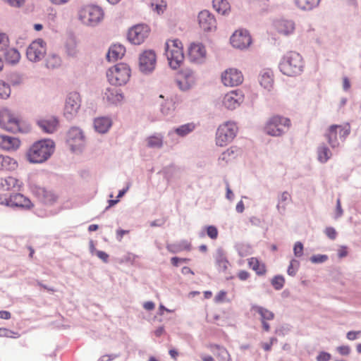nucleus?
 Segmentation results:
<instances>
[{"instance_id":"obj_12","label":"nucleus","mask_w":361,"mask_h":361,"mask_svg":"<svg viewBox=\"0 0 361 361\" xmlns=\"http://www.w3.org/2000/svg\"><path fill=\"white\" fill-rule=\"evenodd\" d=\"M23 183L18 178L9 176L0 180V194H11L22 190Z\"/></svg>"},{"instance_id":"obj_56","label":"nucleus","mask_w":361,"mask_h":361,"mask_svg":"<svg viewBox=\"0 0 361 361\" xmlns=\"http://www.w3.org/2000/svg\"><path fill=\"white\" fill-rule=\"evenodd\" d=\"M326 235L331 239L334 240L336 237V230L332 227H328L325 230Z\"/></svg>"},{"instance_id":"obj_24","label":"nucleus","mask_w":361,"mask_h":361,"mask_svg":"<svg viewBox=\"0 0 361 361\" xmlns=\"http://www.w3.org/2000/svg\"><path fill=\"white\" fill-rule=\"evenodd\" d=\"M281 65L285 68H301L302 66V58L298 53L290 51L284 56Z\"/></svg>"},{"instance_id":"obj_54","label":"nucleus","mask_w":361,"mask_h":361,"mask_svg":"<svg viewBox=\"0 0 361 361\" xmlns=\"http://www.w3.org/2000/svg\"><path fill=\"white\" fill-rule=\"evenodd\" d=\"M337 351L342 355H348L350 353V348L348 345H342L337 348Z\"/></svg>"},{"instance_id":"obj_32","label":"nucleus","mask_w":361,"mask_h":361,"mask_svg":"<svg viewBox=\"0 0 361 361\" xmlns=\"http://www.w3.org/2000/svg\"><path fill=\"white\" fill-rule=\"evenodd\" d=\"M248 265L250 269L256 272L258 275H264L267 272L266 266L264 263L260 262L256 257H251L248 259Z\"/></svg>"},{"instance_id":"obj_44","label":"nucleus","mask_w":361,"mask_h":361,"mask_svg":"<svg viewBox=\"0 0 361 361\" xmlns=\"http://www.w3.org/2000/svg\"><path fill=\"white\" fill-rule=\"evenodd\" d=\"M0 337L17 338L20 337V334L6 328H0Z\"/></svg>"},{"instance_id":"obj_1","label":"nucleus","mask_w":361,"mask_h":361,"mask_svg":"<svg viewBox=\"0 0 361 361\" xmlns=\"http://www.w3.org/2000/svg\"><path fill=\"white\" fill-rule=\"evenodd\" d=\"M54 151V142L49 139L35 142L27 152L30 163H42L47 160Z\"/></svg>"},{"instance_id":"obj_19","label":"nucleus","mask_w":361,"mask_h":361,"mask_svg":"<svg viewBox=\"0 0 361 361\" xmlns=\"http://www.w3.org/2000/svg\"><path fill=\"white\" fill-rule=\"evenodd\" d=\"M67 142L73 151L78 149L83 145L84 136L80 129L72 128L68 132Z\"/></svg>"},{"instance_id":"obj_22","label":"nucleus","mask_w":361,"mask_h":361,"mask_svg":"<svg viewBox=\"0 0 361 361\" xmlns=\"http://www.w3.org/2000/svg\"><path fill=\"white\" fill-rule=\"evenodd\" d=\"M198 20L200 27L204 31H211L216 28V20L208 11H201Z\"/></svg>"},{"instance_id":"obj_2","label":"nucleus","mask_w":361,"mask_h":361,"mask_svg":"<svg viewBox=\"0 0 361 361\" xmlns=\"http://www.w3.org/2000/svg\"><path fill=\"white\" fill-rule=\"evenodd\" d=\"M0 128L12 133H27L29 126H24L22 120L15 113L7 109L0 110Z\"/></svg>"},{"instance_id":"obj_16","label":"nucleus","mask_w":361,"mask_h":361,"mask_svg":"<svg viewBox=\"0 0 361 361\" xmlns=\"http://www.w3.org/2000/svg\"><path fill=\"white\" fill-rule=\"evenodd\" d=\"M221 78L223 84L227 87L237 86L243 81V73L238 69H226Z\"/></svg>"},{"instance_id":"obj_59","label":"nucleus","mask_w":361,"mask_h":361,"mask_svg":"<svg viewBox=\"0 0 361 361\" xmlns=\"http://www.w3.org/2000/svg\"><path fill=\"white\" fill-rule=\"evenodd\" d=\"M327 259V256L326 255H318V256H313L311 258V261L314 263H319L325 262Z\"/></svg>"},{"instance_id":"obj_25","label":"nucleus","mask_w":361,"mask_h":361,"mask_svg":"<svg viewBox=\"0 0 361 361\" xmlns=\"http://www.w3.org/2000/svg\"><path fill=\"white\" fill-rule=\"evenodd\" d=\"M274 28L279 34L289 35L293 33L295 25L293 20L281 19L274 23Z\"/></svg>"},{"instance_id":"obj_57","label":"nucleus","mask_w":361,"mask_h":361,"mask_svg":"<svg viewBox=\"0 0 361 361\" xmlns=\"http://www.w3.org/2000/svg\"><path fill=\"white\" fill-rule=\"evenodd\" d=\"M290 200V195L288 192H283L281 195L279 204H285V203ZM278 207H279V205H278Z\"/></svg>"},{"instance_id":"obj_36","label":"nucleus","mask_w":361,"mask_h":361,"mask_svg":"<svg viewBox=\"0 0 361 361\" xmlns=\"http://www.w3.org/2000/svg\"><path fill=\"white\" fill-rule=\"evenodd\" d=\"M20 59V53L15 49L8 50L5 56L6 61L11 66L16 65Z\"/></svg>"},{"instance_id":"obj_31","label":"nucleus","mask_w":361,"mask_h":361,"mask_svg":"<svg viewBox=\"0 0 361 361\" xmlns=\"http://www.w3.org/2000/svg\"><path fill=\"white\" fill-rule=\"evenodd\" d=\"M18 167V162L8 156L0 154V171H13Z\"/></svg>"},{"instance_id":"obj_33","label":"nucleus","mask_w":361,"mask_h":361,"mask_svg":"<svg viewBox=\"0 0 361 361\" xmlns=\"http://www.w3.org/2000/svg\"><path fill=\"white\" fill-rule=\"evenodd\" d=\"M36 192L45 203H52L57 200V195L55 193L44 188H39Z\"/></svg>"},{"instance_id":"obj_23","label":"nucleus","mask_w":361,"mask_h":361,"mask_svg":"<svg viewBox=\"0 0 361 361\" xmlns=\"http://www.w3.org/2000/svg\"><path fill=\"white\" fill-rule=\"evenodd\" d=\"M123 99L122 92L116 87L107 88L103 97L104 101L111 105H118L123 101Z\"/></svg>"},{"instance_id":"obj_38","label":"nucleus","mask_w":361,"mask_h":361,"mask_svg":"<svg viewBox=\"0 0 361 361\" xmlns=\"http://www.w3.org/2000/svg\"><path fill=\"white\" fill-rule=\"evenodd\" d=\"M195 128V125L193 123H189L180 126L174 130V132L180 137H184L192 132Z\"/></svg>"},{"instance_id":"obj_55","label":"nucleus","mask_w":361,"mask_h":361,"mask_svg":"<svg viewBox=\"0 0 361 361\" xmlns=\"http://www.w3.org/2000/svg\"><path fill=\"white\" fill-rule=\"evenodd\" d=\"M360 335H361L360 331H351L348 332L346 337L350 341H354L356 338H357V337Z\"/></svg>"},{"instance_id":"obj_47","label":"nucleus","mask_w":361,"mask_h":361,"mask_svg":"<svg viewBox=\"0 0 361 361\" xmlns=\"http://www.w3.org/2000/svg\"><path fill=\"white\" fill-rule=\"evenodd\" d=\"M206 231H207V235L213 239V240H215L218 237V234H219V232H218V230L217 228L214 226H208L206 227Z\"/></svg>"},{"instance_id":"obj_6","label":"nucleus","mask_w":361,"mask_h":361,"mask_svg":"<svg viewBox=\"0 0 361 361\" xmlns=\"http://www.w3.org/2000/svg\"><path fill=\"white\" fill-rule=\"evenodd\" d=\"M238 128L235 123L226 121L221 124L216 133V145L219 147H225L233 141L236 135Z\"/></svg>"},{"instance_id":"obj_58","label":"nucleus","mask_w":361,"mask_h":361,"mask_svg":"<svg viewBox=\"0 0 361 361\" xmlns=\"http://www.w3.org/2000/svg\"><path fill=\"white\" fill-rule=\"evenodd\" d=\"M96 255L101 259L103 262H107L109 259V255L105 252L97 250L96 251Z\"/></svg>"},{"instance_id":"obj_45","label":"nucleus","mask_w":361,"mask_h":361,"mask_svg":"<svg viewBox=\"0 0 361 361\" xmlns=\"http://www.w3.org/2000/svg\"><path fill=\"white\" fill-rule=\"evenodd\" d=\"M271 285L276 290H281L285 283V279L282 276H276L271 280Z\"/></svg>"},{"instance_id":"obj_39","label":"nucleus","mask_w":361,"mask_h":361,"mask_svg":"<svg viewBox=\"0 0 361 361\" xmlns=\"http://www.w3.org/2000/svg\"><path fill=\"white\" fill-rule=\"evenodd\" d=\"M272 74L269 72L264 73L260 75V85L267 90H270L273 85Z\"/></svg>"},{"instance_id":"obj_61","label":"nucleus","mask_w":361,"mask_h":361,"mask_svg":"<svg viewBox=\"0 0 361 361\" xmlns=\"http://www.w3.org/2000/svg\"><path fill=\"white\" fill-rule=\"evenodd\" d=\"M343 215V209L341 208V200L338 199L336 201V218H338Z\"/></svg>"},{"instance_id":"obj_14","label":"nucleus","mask_w":361,"mask_h":361,"mask_svg":"<svg viewBox=\"0 0 361 361\" xmlns=\"http://www.w3.org/2000/svg\"><path fill=\"white\" fill-rule=\"evenodd\" d=\"M46 53V43L42 39L33 41L27 49V57L31 61L41 60Z\"/></svg>"},{"instance_id":"obj_46","label":"nucleus","mask_w":361,"mask_h":361,"mask_svg":"<svg viewBox=\"0 0 361 361\" xmlns=\"http://www.w3.org/2000/svg\"><path fill=\"white\" fill-rule=\"evenodd\" d=\"M299 266L300 263L298 260L292 259L287 270L288 274L290 276H295L298 271Z\"/></svg>"},{"instance_id":"obj_27","label":"nucleus","mask_w":361,"mask_h":361,"mask_svg":"<svg viewBox=\"0 0 361 361\" xmlns=\"http://www.w3.org/2000/svg\"><path fill=\"white\" fill-rule=\"evenodd\" d=\"M126 54V48L121 44L111 45L106 54V59L110 62H115L123 57Z\"/></svg>"},{"instance_id":"obj_26","label":"nucleus","mask_w":361,"mask_h":361,"mask_svg":"<svg viewBox=\"0 0 361 361\" xmlns=\"http://www.w3.org/2000/svg\"><path fill=\"white\" fill-rule=\"evenodd\" d=\"M252 309L253 311L259 314L261 317L263 329L265 331H269L270 330V326L267 322V321L274 319V314L271 311L258 305L253 306Z\"/></svg>"},{"instance_id":"obj_10","label":"nucleus","mask_w":361,"mask_h":361,"mask_svg":"<svg viewBox=\"0 0 361 361\" xmlns=\"http://www.w3.org/2000/svg\"><path fill=\"white\" fill-rule=\"evenodd\" d=\"M245 95L240 90H231L224 95L221 100L222 106L228 110L238 108L244 102Z\"/></svg>"},{"instance_id":"obj_48","label":"nucleus","mask_w":361,"mask_h":361,"mask_svg":"<svg viewBox=\"0 0 361 361\" xmlns=\"http://www.w3.org/2000/svg\"><path fill=\"white\" fill-rule=\"evenodd\" d=\"M228 261L224 258L221 257L217 260V265L220 270L224 271L228 269Z\"/></svg>"},{"instance_id":"obj_37","label":"nucleus","mask_w":361,"mask_h":361,"mask_svg":"<svg viewBox=\"0 0 361 361\" xmlns=\"http://www.w3.org/2000/svg\"><path fill=\"white\" fill-rule=\"evenodd\" d=\"M147 145L150 148H160L163 145V137L159 135L149 136L146 140Z\"/></svg>"},{"instance_id":"obj_4","label":"nucleus","mask_w":361,"mask_h":361,"mask_svg":"<svg viewBox=\"0 0 361 361\" xmlns=\"http://www.w3.org/2000/svg\"><path fill=\"white\" fill-rule=\"evenodd\" d=\"M291 123L289 118L274 115L270 117L264 126V132L271 136H281L290 127Z\"/></svg>"},{"instance_id":"obj_28","label":"nucleus","mask_w":361,"mask_h":361,"mask_svg":"<svg viewBox=\"0 0 361 361\" xmlns=\"http://www.w3.org/2000/svg\"><path fill=\"white\" fill-rule=\"evenodd\" d=\"M38 126L45 133H52L57 129L59 121L56 117L38 121Z\"/></svg>"},{"instance_id":"obj_7","label":"nucleus","mask_w":361,"mask_h":361,"mask_svg":"<svg viewBox=\"0 0 361 361\" xmlns=\"http://www.w3.org/2000/svg\"><path fill=\"white\" fill-rule=\"evenodd\" d=\"M350 132V126L348 123L345 125H331L326 130L324 137L330 146L335 148L339 146L338 139L341 141L345 140Z\"/></svg>"},{"instance_id":"obj_64","label":"nucleus","mask_w":361,"mask_h":361,"mask_svg":"<svg viewBox=\"0 0 361 361\" xmlns=\"http://www.w3.org/2000/svg\"><path fill=\"white\" fill-rule=\"evenodd\" d=\"M11 315V313L8 311L1 310L0 311V319H9Z\"/></svg>"},{"instance_id":"obj_5","label":"nucleus","mask_w":361,"mask_h":361,"mask_svg":"<svg viewBox=\"0 0 361 361\" xmlns=\"http://www.w3.org/2000/svg\"><path fill=\"white\" fill-rule=\"evenodd\" d=\"M81 23L87 26H94L104 18L102 9L94 5H87L81 8L78 13Z\"/></svg>"},{"instance_id":"obj_63","label":"nucleus","mask_w":361,"mask_h":361,"mask_svg":"<svg viewBox=\"0 0 361 361\" xmlns=\"http://www.w3.org/2000/svg\"><path fill=\"white\" fill-rule=\"evenodd\" d=\"M219 355L224 360L229 359V354L225 348H221L219 350Z\"/></svg>"},{"instance_id":"obj_50","label":"nucleus","mask_w":361,"mask_h":361,"mask_svg":"<svg viewBox=\"0 0 361 361\" xmlns=\"http://www.w3.org/2000/svg\"><path fill=\"white\" fill-rule=\"evenodd\" d=\"M294 255L296 257H301L303 254V245L300 242H297L293 247Z\"/></svg>"},{"instance_id":"obj_18","label":"nucleus","mask_w":361,"mask_h":361,"mask_svg":"<svg viewBox=\"0 0 361 361\" xmlns=\"http://www.w3.org/2000/svg\"><path fill=\"white\" fill-rule=\"evenodd\" d=\"M157 56L152 49L143 50L138 56V65L140 68H155Z\"/></svg>"},{"instance_id":"obj_15","label":"nucleus","mask_w":361,"mask_h":361,"mask_svg":"<svg viewBox=\"0 0 361 361\" xmlns=\"http://www.w3.org/2000/svg\"><path fill=\"white\" fill-rule=\"evenodd\" d=\"M231 43L235 48L244 49L250 47L252 43V38L246 30L240 29L236 30L231 37Z\"/></svg>"},{"instance_id":"obj_53","label":"nucleus","mask_w":361,"mask_h":361,"mask_svg":"<svg viewBox=\"0 0 361 361\" xmlns=\"http://www.w3.org/2000/svg\"><path fill=\"white\" fill-rule=\"evenodd\" d=\"M234 152L231 149H227L226 152L222 153L220 159L223 161H226V162L229 161V157L233 156L234 157Z\"/></svg>"},{"instance_id":"obj_41","label":"nucleus","mask_w":361,"mask_h":361,"mask_svg":"<svg viewBox=\"0 0 361 361\" xmlns=\"http://www.w3.org/2000/svg\"><path fill=\"white\" fill-rule=\"evenodd\" d=\"M320 0H295L296 5L301 9L310 10L316 6Z\"/></svg>"},{"instance_id":"obj_13","label":"nucleus","mask_w":361,"mask_h":361,"mask_svg":"<svg viewBox=\"0 0 361 361\" xmlns=\"http://www.w3.org/2000/svg\"><path fill=\"white\" fill-rule=\"evenodd\" d=\"M188 56L191 62L201 64L205 61L207 58L206 48L200 42H192L188 47Z\"/></svg>"},{"instance_id":"obj_8","label":"nucleus","mask_w":361,"mask_h":361,"mask_svg":"<svg viewBox=\"0 0 361 361\" xmlns=\"http://www.w3.org/2000/svg\"><path fill=\"white\" fill-rule=\"evenodd\" d=\"M0 204L25 209H30L33 207L27 197L18 192L11 194H0Z\"/></svg>"},{"instance_id":"obj_62","label":"nucleus","mask_w":361,"mask_h":361,"mask_svg":"<svg viewBox=\"0 0 361 361\" xmlns=\"http://www.w3.org/2000/svg\"><path fill=\"white\" fill-rule=\"evenodd\" d=\"M238 276L240 280L245 281L249 278L250 274L247 271L242 270L238 273Z\"/></svg>"},{"instance_id":"obj_52","label":"nucleus","mask_w":361,"mask_h":361,"mask_svg":"<svg viewBox=\"0 0 361 361\" xmlns=\"http://www.w3.org/2000/svg\"><path fill=\"white\" fill-rule=\"evenodd\" d=\"M331 355L329 353L321 352L317 357V361H329L331 360Z\"/></svg>"},{"instance_id":"obj_43","label":"nucleus","mask_w":361,"mask_h":361,"mask_svg":"<svg viewBox=\"0 0 361 361\" xmlns=\"http://www.w3.org/2000/svg\"><path fill=\"white\" fill-rule=\"evenodd\" d=\"M11 94V88L9 85L4 81L0 80V98L7 99Z\"/></svg>"},{"instance_id":"obj_34","label":"nucleus","mask_w":361,"mask_h":361,"mask_svg":"<svg viewBox=\"0 0 361 361\" xmlns=\"http://www.w3.org/2000/svg\"><path fill=\"white\" fill-rule=\"evenodd\" d=\"M149 6L156 13L162 14L166 9V0H149Z\"/></svg>"},{"instance_id":"obj_17","label":"nucleus","mask_w":361,"mask_h":361,"mask_svg":"<svg viewBox=\"0 0 361 361\" xmlns=\"http://www.w3.org/2000/svg\"><path fill=\"white\" fill-rule=\"evenodd\" d=\"M130 69H109L106 76L110 83L114 85L126 84L130 78Z\"/></svg>"},{"instance_id":"obj_30","label":"nucleus","mask_w":361,"mask_h":361,"mask_svg":"<svg viewBox=\"0 0 361 361\" xmlns=\"http://www.w3.org/2000/svg\"><path fill=\"white\" fill-rule=\"evenodd\" d=\"M95 130L100 133H105L111 126V121L107 117H100L94 120Z\"/></svg>"},{"instance_id":"obj_20","label":"nucleus","mask_w":361,"mask_h":361,"mask_svg":"<svg viewBox=\"0 0 361 361\" xmlns=\"http://www.w3.org/2000/svg\"><path fill=\"white\" fill-rule=\"evenodd\" d=\"M176 82L182 90H188L194 83V77L190 69H182L177 73Z\"/></svg>"},{"instance_id":"obj_11","label":"nucleus","mask_w":361,"mask_h":361,"mask_svg":"<svg viewBox=\"0 0 361 361\" xmlns=\"http://www.w3.org/2000/svg\"><path fill=\"white\" fill-rule=\"evenodd\" d=\"M81 105V98L78 92H71L66 99L64 106V116L67 118H72L75 116Z\"/></svg>"},{"instance_id":"obj_3","label":"nucleus","mask_w":361,"mask_h":361,"mask_svg":"<svg viewBox=\"0 0 361 361\" xmlns=\"http://www.w3.org/2000/svg\"><path fill=\"white\" fill-rule=\"evenodd\" d=\"M165 54L170 68L180 67L185 59L181 41L178 39H168L165 44Z\"/></svg>"},{"instance_id":"obj_49","label":"nucleus","mask_w":361,"mask_h":361,"mask_svg":"<svg viewBox=\"0 0 361 361\" xmlns=\"http://www.w3.org/2000/svg\"><path fill=\"white\" fill-rule=\"evenodd\" d=\"M9 44V38L8 35L0 32V48L8 47Z\"/></svg>"},{"instance_id":"obj_9","label":"nucleus","mask_w":361,"mask_h":361,"mask_svg":"<svg viewBox=\"0 0 361 361\" xmlns=\"http://www.w3.org/2000/svg\"><path fill=\"white\" fill-rule=\"evenodd\" d=\"M150 27L146 24H137L130 27L128 32V41L135 45L142 44L149 36Z\"/></svg>"},{"instance_id":"obj_29","label":"nucleus","mask_w":361,"mask_h":361,"mask_svg":"<svg viewBox=\"0 0 361 361\" xmlns=\"http://www.w3.org/2000/svg\"><path fill=\"white\" fill-rule=\"evenodd\" d=\"M166 248L171 253H177L183 250L190 251L192 245L190 241L183 240L178 243L168 245Z\"/></svg>"},{"instance_id":"obj_60","label":"nucleus","mask_w":361,"mask_h":361,"mask_svg":"<svg viewBox=\"0 0 361 361\" xmlns=\"http://www.w3.org/2000/svg\"><path fill=\"white\" fill-rule=\"evenodd\" d=\"M348 255V248L345 246H341L338 250V255L340 258L345 257Z\"/></svg>"},{"instance_id":"obj_51","label":"nucleus","mask_w":361,"mask_h":361,"mask_svg":"<svg viewBox=\"0 0 361 361\" xmlns=\"http://www.w3.org/2000/svg\"><path fill=\"white\" fill-rule=\"evenodd\" d=\"M227 293L225 290H220L214 298V301L217 303L222 302L225 300Z\"/></svg>"},{"instance_id":"obj_42","label":"nucleus","mask_w":361,"mask_h":361,"mask_svg":"<svg viewBox=\"0 0 361 361\" xmlns=\"http://www.w3.org/2000/svg\"><path fill=\"white\" fill-rule=\"evenodd\" d=\"M66 52L69 56H74L78 54L77 42L74 39H69L66 44Z\"/></svg>"},{"instance_id":"obj_35","label":"nucleus","mask_w":361,"mask_h":361,"mask_svg":"<svg viewBox=\"0 0 361 361\" xmlns=\"http://www.w3.org/2000/svg\"><path fill=\"white\" fill-rule=\"evenodd\" d=\"M214 8L221 15H225L230 10V6L226 0H213Z\"/></svg>"},{"instance_id":"obj_21","label":"nucleus","mask_w":361,"mask_h":361,"mask_svg":"<svg viewBox=\"0 0 361 361\" xmlns=\"http://www.w3.org/2000/svg\"><path fill=\"white\" fill-rule=\"evenodd\" d=\"M21 145V141L18 137L0 135V149L6 152L18 150Z\"/></svg>"},{"instance_id":"obj_40","label":"nucleus","mask_w":361,"mask_h":361,"mask_svg":"<svg viewBox=\"0 0 361 361\" xmlns=\"http://www.w3.org/2000/svg\"><path fill=\"white\" fill-rule=\"evenodd\" d=\"M318 159L322 163L326 162L331 157V152L329 149L324 145L318 148Z\"/></svg>"}]
</instances>
